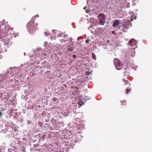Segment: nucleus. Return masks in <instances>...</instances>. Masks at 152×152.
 <instances>
[{"mask_svg": "<svg viewBox=\"0 0 152 152\" xmlns=\"http://www.w3.org/2000/svg\"><path fill=\"white\" fill-rule=\"evenodd\" d=\"M38 15L33 16L31 20L29 21L27 24V29L28 31L31 33H33L34 31H37L38 29V23H35V20L36 19V18H38Z\"/></svg>", "mask_w": 152, "mask_h": 152, "instance_id": "obj_1", "label": "nucleus"}, {"mask_svg": "<svg viewBox=\"0 0 152 152\" xmlns=\"http://www.w3.org/2000/svg\"><path fill=\"white\" fill-rule=\"evenodd\" d=\"M98 18L99 21V24L104 25L105 23V20L106 19L105 15L103 13H101L98 15Z\"/></svg>", "mask_w": 152, "mask_h": 152, "instance_id": "obj_2", "label": "nucleus"}, {"mask_svg": "<svg viewBox=\"0 0 152 152\" xmlns=\"http://www.w3.org/2000/svg\"><path fill=\"white\" fill-rule=\"evenodd\" d=\"M114 63L117 69L120 70L121 69L122 65L119 60L116 58L114 59Z\"/></svg>", "mask_w": 152, "mask_h": 152, "instance_id": "obj_3", "label": "nucleus"}, {"mask_svg": "<svg viewBox=\"0 0 152 152\" xmlns=\"http://www.w3.org/2000/svg\"><path fill=\"white\" fill-rule=\"evenodd\" d=\"M129 43L130 46H132L136 44L137 41L134 39H132L129 40Z\"/></svg>", "mask_w": 152, "mask_h": 152, "instance_id": "obj_4", "label": "nucleus"}, {"mask_svg": "<svg viewBox=\"0 0 152 152\" xmlns=\"http://www.w3.org/2000/svg\"><path fill=\"white\" fill-rule=\"evenodd\" d=\"M119 24V21L118 20H116L114 21L113 24V27H117Z\"/></svg>", "mask_w": 152, "mask_h": 152, "instance_id": "obj_5", "label": "nucleus"}, {"mask_svg": "<svg viewBox=\"0 0 152 152\" xmlns=\"http://www.w3.org/2000/svg\"><path fill=\"white\" fill-rule=\"evenodd\" d=\"M125 74L126 75H129V68H125L124 69Z\"/></svg>", "mask_w": 152, "mask_h": 152, "instance_id": "obj_6", "label": "nucleus"}, {"mask_svg": "<svg viewBox=\"0 0 152 152\" xmlns=\"http://www.w3.org/2000/svg\"><path fill=\"white\" fill-rule=\"evenodd\" d=\"M15 146H13L12 147V148L8 149V151L9 152H12V151L15 150Z\"/></svg>", "mask_w": 152, "mask_h": 152, "instance_id": "obj_7", "label": "nucleus"}, {"mask_svg": "<svg viewBox=\"0 0 152 152\" xmlns=\"http://www.w3.org/2000/svg\"><path fill=\"white\" fill-rule=\"evenodd\" d=\"M103 30L102 28H99L97 29V32L98 34H100L101 31Z\"/></svg>", "mask_w": 152, "mask_h": 152, "instance_id": "obj_8", "label": "nucleus"}, {"mask_svg": "<svg viewBox=\"0 0 152 152\" xmlns=\"http://www.w3.org/2000/svg\"><path fill=\"white\" fill-rule=\"evenodd\" d=\"M123 81L125 83V84H129V86H131L130 83H129V81L128 80H126L125 79H123Z\"/></svg>", "mask_w": 152, "mask_h": 152, "instance_id": "obj_9", "label": "nucleus"}, {"mask_svg": "<svg viewBox=\"0 0 152 152\" xmlns=\"http://www.w3.org/2000/svg\"><path fill=\"white\" fill-rule=\"evenodd\" d=\"M92 58L93 59H94L95 60H96V56L95 55V53H92Z\"/></svg>", "mask_w": 152, "mask_h": 152, "instance_id": "obj_10", "label": "nucleus"}, {"mask_svg": "<svg viewBox=\"0 0 152 152\" xmlns=\"http://www.w3.org/2000/svg\"><path fill=\"white\" fill-rule=\"evenodd\" d=\"M74 48H73V47H71L70 48H69V49H67V50L68 51L69 50V51H72L74 50Z\"/></svg>", "mask_w": 152, "mask_h": 152, "instance_id": "obj_11", "label": "nucleus"}, {"mask_svg": "<svg viewBox=\"0 0 152 152\" xmlns=\"http://www.w3.org/2000/svg\"><path fill=\"white\" fill-rule=\"evenodd\" d=\"M121 105H125L126 103V102L125 100H122L121 101Z\"/></svg>", "mask_w": 152, "mask_h": 152, "instance_id": "obj_12", "label": "nucleus"}, {"mask_svg": "<svg viewBox=\"0 0 152 152\" xmlns=\"http://www.w3.org/2000/svg\"><path fill=\"white\" fill-rule=\"evenodd\" d=\"M131 90V88L130 89H127L126 90V92L125 93L126 94H128L129 93V91H130Z\"/></svg>", "mask_w": 152, "mask_h": 152, "instance_id": "obj_13", "label": "nucleus"}, {"mask_svg": "<svg viewBox=\"0 0 152 152\" xmlns=\"http://www.w3.org/2000/svg\"><path fill=\"white\" fill-rule=\"evenodd\" d=\"M53 100L54 101V102H57V101H58V99L55 97H54L53 98Z\"/></svg>", "mask_w": 152, "mask_h": 152, "instance_id": "obj_14", "label": "nucleus"}, {"mask_svg": "<svg viewBox=\"0 0 152 152\" xmlns=\"http://www.w3.org/2000/svg\"><path fill=\"white\" fill-rule=\"evenodd\" d=\"M19 81L17 80H15L14 81V83L15 84H17L18 83Z\"/></svg>", "mask_w": 152, "mask_h": 152, "instance_id": "obj_15", "label": "nucleus"}, {"mask_svg": "<svg viewBox=\"0 0 152 152\" xmlns=\"http://www.w3.org/2000/svg\"><path fill=\"white\" fill-rule=\"evenodd\" d=\"M90 42V40L88 39H87L86 41V42L87 43H88Z\"/></svg>", "mask_w": 152, "mask_h": 152, "instance_id": "obj_16", "label": "nucleus"}, {"mask_svg": "<svg viewBox=\"0 0 152 152\" xmlns=\"http://www.w3.org/2000/svg\"><path fill=\"white\" fill-rule=\"evenodd\" d=\"M72 57L74 58H76L77 57V56L75 55H73Z\"/></svg>", "mask_w": 152, "mask_h": 152, "instance_id": "obj_17", "label": "nucleus"}, {"mask_svg": "<svg viewBox=\"0 0 152 152\" xmlns=\"http://www.w3.org/2000/svg\"><path fill=\"white\" fill-rule=\"evenodd\" d=\"M86 12L87 13H88L90 12V10H86Z\"/></svg>", "mask_w": 152, "mask_h": 152, "instance_id": "obj_18", "label": "nucleus"}, {"mask_svg": "<svg viewBox=\"0 0 152 152\" xmlns=\"http://www.w3.org/2000/svg\"><path fill=\"white\" fill-rule=\"evenodd\" d=\"M122 26H123V27H124L125 28H126V25L125 24H123V25H122Z\"/></svg>", "mask_w": 152, "mask_h": 152, "instance_id": "obj_19", "label": "nucleus"}, {"mask_svg": "<svg viewBox=\"0 0 152 152\" xmlns=\"http://www.w3.org/2000/svg\"><path fill=\"white\" fill-rule=\"evenodd\" d=\"M2 115V113L0 111V116H1Z\"/></svg>", "mask_w": 152, "mask_h": 152, "instance_id": "obj_20", "label": "nucleus"}, {"mask_svg": "<svg viewBox=\"0 0 152 152\" xmlns=\"http://www.w3.org/2000/svg\"><path fill=\"white\" fill-rule=\"evenodd\" d=\"M15 37L17 36H18V34L17 33V34H15Z\"/></svg>", "mask_w": 152, "mask_h": 152, "instance_id": "obj_21", "label": "nucleus"}, {"mask_svg": "<svg viewBox=\"0 0 152 152\" xmlns=\"http://www.w3.org/2000/svg\"><path fill=\"white\" fill-rule=\"evenodd\" d=\"M86 74L87 75H89V73H88V72H86Z\"/></svg>", "mask_w": 152, "mask_h": 152, "instance_id": "obj_22", "label": "nucleus"}, {"mask_svg": "<svg viewBox=\"0 0 152 152\" xmlns=\"http://www.w3.org/2000/svg\"><path fill=\"white\" fill-rule=\"evenodd\" d=\"M86 7H84V10H86Z\"/></svg>", "mask_w": 152, "mask_h": 152, "instance_id": "obj_23", "label": "nucleus"}, {"mask_svg": "<svg viewBox=\"0 0 152 152\" xmlns=\"http://www.w3.org/2000/svg\"><path fill=\"white\" fill-rule=\"evenodd\" d=\"M130 56H133V55H132V54H131L130 55Z\"/></svg>", "mask_w": 152, "mask_h": 152, "instance_id": "obj_24", "label": "nucleus"}, {"mask_svg": "<svg viewBox=\"0 0 152 152\" xmlns=\"http://www.w3.org/2000/svg\"><path fill=\"white\" fill-rule=\"evenodd\" d=\"M107 42H110V41L109 40H107Z\"/></svg>", "mask_w": 152, "mask_h": 152, "instance_id": "obj_25", "label": "nucleus"}, {"mask_svg": "<svg viewBox=\"0 0 152 152\" xmlns=\"http://www.w3.org/2000/svg\"><path fill=\"white\" fill-rule=\"evenodd\" d=\"M55 31V30H53V32H54V31Z\"/></svg>", "mask_w": 152, "mask_h": 152, "instance_id": "obj_26", "label": "nucleus"}, {"mask_svg": "<svg viewBox=\"0 0 152 152\" xmlns=\"http://www.w3.org/2000/svg\"><path fill=\"white\" fill-rule=\"evenodd\" d=\"M128 53H130V52H128Z\"/></svg>", "mask_w": 152, "mask_h": 152, "instance_id": "obj_27", "label": "nucleus"}]
</instances>
